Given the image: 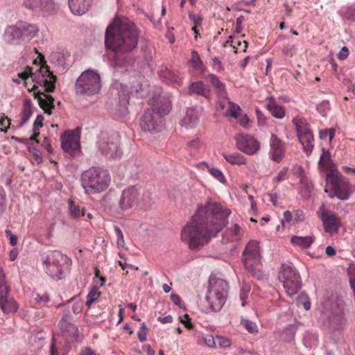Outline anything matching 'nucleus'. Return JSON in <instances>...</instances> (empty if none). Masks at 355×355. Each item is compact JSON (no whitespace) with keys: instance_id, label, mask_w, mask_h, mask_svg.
I'll use <instances>...</instances> for the list:
<instances>
[{"instance_id":"obj_54","label":"nucleus","mask_w":355,"mask_h":355,"mask_svg":"<svg viewBox=\"0 0 355 355\" xmlns=\"http://www.w3.org/2000/svg\"><path fill=\"white\" fill-rule=\"evenodd\" d=\"M215 340L216 342V345H218L220 347L223 348L228 347L231 345L230 340L222 336H216Z\"/></svg>"},{"instance_id":"obj_23","label":"nucleus","mask_w":355,"mask_h":355,"mask_svg":"<svg viewBox=\"0 0 355 355\" xmlns=\"http://www.w3.org/2000/svg\"><path fill=\"white\" fill-rule=\"evenodd\" d=\"M19 26L22 45L29 43L33 39L38 36L40 28L37 25L26 21H19Z\"/></svg>"},{"instance_id":"obj_26","label":"nucleus","mask_w":355,"mask_h":355,"mask_svg":"<svg viewBox=\"0 0 355 355\" xmlns=\"http://www.w3.org/2000/svg\"><path fill=\"white\" fill-rule=\"evenodd\" d=\"M199 115L198 110L194 107H189L186 115L181 121V125L187 128H193L198 124Z\"/></svg>"},{"instance_id":"obj_44","label":"nucleus","mask_w":355,"mask_h":355,"mask_svg":"<svg viewBox=\"0 0 355 355\" xmlns=\"http://www.w3.org/2000/svg\"><path fill=\"white\" fill-rule=\"evenodd\" d=\"M209 82L219 92H224L225 90V85L222 83L218 76L214 74H209L207 76Z\"/></svg>"},{"instance_id":"obj_2","label":"nucleus","mask_w":355,"mask_h":355,"mask_svg":"<svg viewBox=\"0 0 355 355\" xmlns=\"http://www.w3.org/2000/svg\"><path fill=\"white\" fill-rule=\"evenodd\" d=\"M138 32L129 19H115L106 28L105 44L118 55L129 53L135 49L138 44Z\"/></svg>"},{"instance_id":"obj_27","label":"nucleus","mask_w":355,"mask_h":355,"mask_svg":"<svg viewBox=\"0 0 355 355\" xmlns=\"http://www.w3.org/2000/svg\"><path fill=\"white\" fill-rule=\"evenodd\" d=\"M46 272L55 280L61 279L70 270V268L59 267L55 264H43Z\"/></svg>"},{"instance_id":"obj_60","label":"nucleus","mask_w":355,"mask_h":355,"mask_svg":"<svg viewBox=\"0 0 355 355\" xmlns=\"http://www.w3.org/2000/svg\"><path fill=\"white\" fill-rule=\"evenodd\" d=\"M28 151L34 156L37 163H41L42 162L41 154L35 146H29Z\"/></svg>"},{"instance_id":"obj_38","label":"nucleus","mask_w":355,"mask_h":355,"mask_svg":"<svg viewBox=\"0 0 355 355\" xmlns=\"http://www.w3.org/2000/svg\"><path fill=\"white\" fill-rule=\"evenodd\" d=\"M33 114L32 105L31 101L26 99L23 104V111L21 112V121L19 124V127L24 125Z\"/></svg>"},{"instance_id":"obj_56","label":"nucleus","mask_w":355,"mask_h":355,"mask_svg":"<svg viewBox=\"0 0 355 355\" xmlns=\"http://www.w3.org/2000/svg\"><path fill=\"white\" fill-rule=\"evenodd\" d=\"M329 107L330 105L328 101H322L317 105V110L322 116H324L327 114V112L329 110Z\"/></svg>"},{"instance_id":"obj_1","label":"nucleus","mask_w":355,"mask_h":355,"mask_svg":"<svg viewBox=\"0 0 355 355\" xmlns=\"http://www.w3.org/2000/svg\"><path fill=\"white\" fill-rule=\"evenodd\" d=\"M230 214V210L220 202L208 201L205 206H199L182 228V241L192 250L206 245L227 225Z\"/></svg>"},{"instance_id":"obj_39","label":"nucleus","mask_w":355,"mask_h":355,"mask_svg":"<svg viewBox=\"0 0 355 355\" xmlns=\"http://www.w3.org/2000/svg\"><path fill=\"white\" fill-rule=\"evenodd\" d=\"M296 331L297 327L294 324H291L285 327L281 334V340L286 343H291L294 340Z\"/></svg>"},{"instance_id":"obj_30","label":"nucleus","mask_w":355,"mask_h":355,"mask_svg":"<svg viewBox=\"0 0 355 355\" xmlns=\"http://www.w3.org/2000/svg\"><path fill=\"white\" fill-rule=\"evenodd\" d=\"M43 121H44V116L42 114H38L36 117V119L34 121L33 123V135L28 139H15L19 141H26L27 144H28L31 141H34L36 144L40 143V140L36 139V137L39 136L40 132H38L39 129L42 127L43 125Z\"/></svg>"},{"instance_id":"obj_18","label":"nucleus","mask_w":355,"mask_h":355,"mask_svg":"<svg viewBox=\"0 0 355 355\" xmlns=\"http://www.w3.org/2000/svg\"><path fill=\"white\" fill-rule=\"evenodd\" d=\"M0 307L5 314L15 313L19 309L17 302L10 295L9 286L0 287Z\"/></svg>"},{"instance_id":"obj_17","label":"nucleus","mask_w":355,"mask_h":355,"mask_svg":"<svg viewBox=\"0 0 355 355\" xmlns=\"http://www.w3.org/2000/svg\"><path fill=\"white\" fill-rule=\"evenodd\" d=\"M61 146L64 151L75 153L80 150V128L64 132L60 137Z\"/></svg>"},{"instance_id":"obj_52","label":"nucleus","mask_w":355,"mask_h":355,"mask_svg":"<svg viewBox=\"0 0 355 355\" xmlns=\"http://www.w3.org/2000/svg\"><path fill=\"white\" fill-rule=\"evenodd\" d=\"M288 168L284 167L277 174V176H275L273 179L274 183L276 184H278L279 182H282L286 178V175L288 173Z\"/></svg>"},{"instance_id":"obj_33","label":"nucleus","mask_w":355,"mask_h":355,"mask_svg":"<svg viewBox=\"0 0 355 355\" xmlns=\"http://www.w3.org/2000/svg\"><path fill=\"white\" fill-rule=\"evenodd\" d=\"M40 106L47 114L51 113V110L54 107V98L49 94L44 93L39 94L37 97Z\"/></svg>"},{"instance_id":"obj_20","label":"nucleus","mask_w":355,"mask_h":355,"mask_svg":"<svg viewBox=\"0 0 355 355\" xmlns=\"http://www.w3.org/2000/svg\"><path fill=\"white\" fill-rule=\"evenodd\" d=\"M268 156L275 162H281L285 156V145L276 135L272 134Z\"/></svg>"},{"instance_id":"obj_63","label":"nucleus","mask_w":355,"mask_h":355,"mask_svg":"<svg viewBox=\"0 0 355 355\" xmlns=\"http://www.w3.org/2000/svg\"><path fill=\"white\" fill-rule=\"evenodd\" d=\"M205 343L209 347H214L216 345L215 337L212 335H207L205 338Z\"/></svg>"},{"instance_id":"obj_57","label":"nucleus","mask_w":355,"mask_h":355,"mask_svg":"<svg viewBox=\"0 0 355 355\" xmlns=\"http://www.w3.org/2000/svg\"><path fill=\"white\" fill-rule=\"evenodd\" d=\"M114 232H115V234L116 236L117 245H118V246L123 247L125 243L123 232H122L121 230L120 229V227L118 226H114Z\"/></svg>"},{"instance_id":"obj_55","label":"nucleus","mask_w":355,"mask_h":355,"mask_svg":"<svg viewBox=\"0 0 355 355\" xmlns=\"http://www.w3.org/2000/svg\"><path fill=\"white\" fill-rule=\"evenodd\" d=\"M73 302L72 305V311L75 314H78L81 312L83 309V302L80 300H76L75 298H71L67 301V302Z\"/></svg>"},{"instance_id":"obj_48","label":"nucleus","mask_w":355,"mask_h":355,"mask_svg":"<svg viewBox=\"0 0 355 355\" xmlns=\"http://www.w3.org/2000/svg\"><path fill=\"white\" fill-rule=\"evenodd\" d=\"M207 168H208V170H209V172L210 173V174L214 178H215L217 180H218L221 183L226 182V179L225 178L223 173H222V171L220 169H218L217 168L209 167V166H207Z\"/></svg>"},{"instance_id":"obj_40","label":"nucleus","mask_w":355,"mask_h":355,"mask_svg":"<svg viewBox=\"0 0 355 355\" xmlns=\"http://www.w3.org/2000/svg\"><path fill=\"white\" fill-rule=\"evenodd\" d=\"M303 343L307 348H312L318 344V335L313 331H306L304 334Z\"/></svg>"},{"instance_id":"obj_8","label":"nucleus","mask_w":355,"mask_h":355,"mask_svg":"<svg viewBox=\"0 0 355 355\" xmlns=\"http://www.w3.org/2000/svg\"><path fill=\"white\" fill-rule=\"evenodd\" d=\"M278 278L288 296L295 295L302 287L300 276L291 264H282Z\"/></svg>"},{"instance_id":"obj_5","label":"nucleus","mask_w":355,"mask_h":355,"mask_svg":"<svg viewBox=\"0 0 355 355\" xmlns=\"http://www.w3.org/2000/svg\"><path fill=\"white\" fill-rule=\"evenodd\" d=\"M229 284L225 279L211 276L206 300L214 311H219L224 306L228 295Z\"/></svg>"},{"instance_id":"obj_53","label":"nucleus","mask_w":355,"mask_h":355,"mask_svg":"<svg viewBox=\"0 0 355 355\" xmlns=\"http://www.w3.org/2000/svg\"><path fill=\"white\" fill-rule=\"evenodd\" d=\"M148 328L144 322L141 325V327L137 333L138 339L140 342H144L147 339Z\"/></svg>"},{"instance_id":"obj_50","label":"nucleus","mask_w":355,"mask_h":355,"mask_svg":"<svg viewBox=\"0 0 355 355\" xmlns=\"http://www.w3.org/2000/svg\"><path fill=\"white\" fill-rule=\"evenodd\" d=\"M250 291V286L246 284H243L240 291V299L242 301L241 305L243 306L245 304V300L248 297V294Z\"/></svg>"},{"instance_id":"obj_3","label":"nucleus","mask_w":355,"mask_h":355,"mask_svg":"<svg viewBox=\"0 0 355 355\" xmlns=\"http://www.w3.org/2000/svg\"><path fill=\"white\" fill-rule=\"evenodd\" d=\"M109 171L103 168L92 166L80 176L81 186L85 194L95 195L105 191L110 183Z\"/></svg>"},{"instance_id":"obj_61","label":"nucleus","mask_w":355,"mask_h":355,"mask_svg":"<svg viewBox=\"0 0 355 355\" xmlns=\"http://www.w3.org/2000/svg\"><path fill=\"white\" fill-rule=\"evenodd\" d=\"M5 233L6 234L7 237H9L10 244L12 246L16 245L17 243V241H18L17 236L16 235L13 234L12 233V232L8 229H6L5 230Z\"/></svg>"},{"instance_id":"obj_13","label":"nucleus","mask_w":355,"mask_h":355,"mask_svg":"<svg viewBox=\"0 0 355 355\" xmlns=\"http://www.w3.org/2000/svg\"><path fill=\"white\" fill-rule=\"evenodd\" d=\"M22 5L26 8L42 16L54 13L57 8L53 0H23Z\"/></svg>"},{"instance_id":"obj_42","label":"nucleus","mask_w":355,"mask_h":355,"mask_svg":"<svg viewBox=\"0 0 355 355\" xmlns=\"http://www.w3.org/2000/svg\"><path fill=\"white\" fill-rule=\"evenodd\" d=\"M68 205L69 211L71 217L74 218H80V216H84L85 208L80 209V207L76 205L75 202L71 200H69Z\"/></svg>"},{"instance_id":"obj_15","label":"nucleus","mask_w":355,"mask_h":355,"mask_svg":"<svg viewBox=\"0 0 355 355\" xmlns=\"http://www.w3.org/2000/svg\"><path fill=\"white\" fill-rule=\"evenodd\" d=\"M319 211V217L322 221L325 232L331 234L338 233L340 221L336 214L327 211L323 205L320 207Z\"/></svg>"},{"instance_id":"obj_32","label":"nucleus","mask_w":355,"mask_h":355,"mask_svg":"<svg viewBox=\"0 0 355 355\" xmlns=\"http://www.w3.org/2000/svg\"><path fill=\"white\" fill-rule=\"evenodd\" d=\"M159 75L167 84L179 83V77L166 66L162 65L159 67Z\"/></svg>"},{"instance_id":"obj_64","label":"nucleus","mask_w":355,"mask_h":355,"mask_svg":"<svg viewBox=\"0 0 355 355\" xmlns=\"http://www.w3.org/2000/svg\"><path fill=\"white\" fill-rule=\"evenodd\" d=\"M189 18L191 19L196 26H200L202 24V18L200 16L196 15L193 12L189 13Z\"/></svg>"},{"instance_id":"obj_4","label":"nucleus","mask_w":355,"mask_h":355,"mask_svg":"<svg viewBox=\"0 0 355 355\" xmlns=\"http://www.w3.org/2000/svg\"><path fill=\"white\" fill-rule=\"evenodd\" d=\"M325 192L329 197H336L341 200H347L352 193L349 180L342 175L338 170H331L326 175Z\"/></svg>"},{"instance_id":"obj_41","label":"nucleus","mask_w":355,"mask_h":355,"mask_svg":"<svg viewBox=\"0 0 355 355\" xmlns=\"http://www.w3.org/2000/svg\"><path fill=\"white\" fill-rule=\"evenodd\" d=\"M190 92L193 94L207 97L209 94V90L202 82L198 81L191 83L190 86Z\"/></svg>"},{"instance_id":"obj_9","label":"nucleus","mask_w":355,"mask_h":355,"mask_svg":"<svg viewBox=\"0 0 355 355\" xmlns=\"http://www.w3.org/2000/svg\"><path fill=\"white\" fill-rule=\"evenodd\" d=\"M119 141V136L117 133H112L110 135L103 134L97 143L98 149L105 157L116 158L121 155Z\"/></svg>"},{"instance_id":"obj_28","label":"nucleus","mask_w":355,"mask_h":355,"mask_svg":"<svg viewBox=\"0 0 355 355\" xmlns=\"http://www.w3.org/2000/svg\"><path fill=\"white\" fill-rule=\"evenodd\" d=\"M119 96V105L115 114L119 117H125L128 114V105L129 104V96L125 92H120Z\"/></svg>"},{"instance_id":"obj_51","label":"nucleus","mask_w":355,"mask_h":355,"mask_svg":"<svg viewBox=\"0 0 355 355\" xmlns=\"http://www.w3.org/2000/svg\"><path fill=\"white\" fill-rule=\"evenodd\" d=\"M190 62L192 64L193 67L197 69H199L202 65V60L200 58V55L196 51H192L191 52V58L190 60Z\"/></svg>"},{"instance_id":"obj_35","label":"nucleus","mask_w":355,"mask_h":355,"mask_svg":"<svg viewBox=\"0 0 355 355\" xmlns=\"http://www.w3.org/2000/svg\"><path fill=\"white\" fill-rule=\"evenodd\" d=\"M298 139L303 147L304 152L307 155H309L312 153L314 147V137L313 132L304 135V136H300Z\"/></svg>"},{"instance_id":"obj_25","label":"nucleus","mask_w":355,"mask_h":355,"mask_svg":"<svg viewBox=\"0 0 355 355\" xmlns=\"http://www.w3.org/2000/svg\"><path fill=\"white\" fill-rule=\"evenodd\" d=\"M93 0H68L71 12L76 15H83L91 6Z\"/></svg>"},{"instance_id":"obj_59","label":"nucleus","mask_w":355,"mask_h":355,"mask_svg":"<svg viewBox=\"0 0 355 355\" xmlns=\"http://www.w3.org/2000/svg\"><path fill=\"white\" fill-rule=\"evenodd\" d=\"M212 67L217 72H221L223 71L224 67L221 61L217 58L214 57L212 59Z\"/></svg>"},{"instance_id":"obj_34","label":"nucleus","mask_w":355,"mask_h":355,"mask_svg":"<svg viewBox=\"0 0 355 355\" xmlns=\"http://www.w3.org/2000/svg\"><path fill=\"white\" fill-rule=\"evenodd\" d=\"M315 241L313 235H309L306 236H293L291 237V243L295 246L301 248H308Z\"/></svg>"},{"instance_id":"obj_16","label":"nucleus","mask_w":355,"mask_h":355,"mask_svg":"<svg viewBox=\"0 0 355 355\" xmlns=\"http://www.w3.org/2000/svg\"><path fill=\"white\" fill-rule=\"evenodd\" d=\"M148 105H150L148 109L154 110V112L162 117L167 115L172 108L171 101L168 95L153 96L148 101Z\"/></svg>"},{"instance_id":"obj_11","label":"nucleus","mask_w":355,"mask_h":355,"mask_svg":"<svg viewBox=\"0 0 355 355\" xmlns=\"http://www.w3.org/2000/svg\"><path fill=\"white\" fill-rule=\"evenodd\" d=\"M345 304L341 300H338L332 304L328 316L329 327L334 331L343 329L347 323L345 316Z\"/></svg>"},{"instance_id":"obj_24","label":"nucleus","mask_w":355,"mask_h":355,"mask_svg":"<svg viewBox=\"0 0 355 355\" xmlns=\"http://www.w3.org/2000/svg\"><path fill=\"white\" fill-rule=\"evenodd\" d=\"M72 316L69 310H64L62 318L58 323V326L62 332L67 333L69 336H74L78 328L72 323Z\"/></svg>"},{"instance_id":"obj_6","label":"nucleus","mask_w":355,"mask_h":355,"mask_svg":"<svg viewBox=\"0 0 355 355\" xmlns=\"http://www.w3.org/2000/svg\"><path fill=\"white\" fill-rule=\"evenodd\" d=\"M18 76L19 78L12 79L13 82L17 84H19L22 80H26L28 78L31 77L33 80L37 84L43 86L46 92H52L55 89L56 76L53 74L46 66L40 67V69L35 73H33L31 67H27Z\"/></svg>"},{"instance_id":"obj_58","label":"nucleus","mask_w":355,"mask_h":355,"mask_svg":"<svg viewBox=\"0 0 355 355\" xmlns=\"http://www.w3.org/2000/svg\"><path fill=\"white\" fill-rule=\"evenodd\" d=\"M282 51L284 54L291 57L296 53L297 47L295 44H288L284 46Z\"/></svg>"},{"instance_id":"obj_19","label":"nucleus","mask_w":355,"mask_h":355,"mask_svg":"<svg viewBox=\"0 0 355 355\" xmlns=\"http://www.w3.org/2000/svg\"><path fill=\"white\" fill-rule=\"evenodd\" d=\"M43 264H55L59 267L71 268L72 261L60 251H49L42 255Z\"/></svg>"},{"instance_id":"obj_29","label":"nucleus","mask_w":355,"mask_h":355,"mask_svg":"<svg viewBox=\"0 0 355 355\" xmlns=\"http://www.w3.org/2000/svg\"><path fill=\"white\" fill-rule=\"evenodd\" d=\"M266 101H267L266 107L274 117L283 119L285 116L286 112L284 109L277 104L272 96L267 97Z\"/></svg>"},{"instance_id":"obj_45","label":"nucleus","mask_w":355,"mask_h":355,"mask_svg":"<svg viewBox=\"0 0 355 355\" xmlns=\"http://www.w3.org/2000/svg\"><path fill=\"white\" fill-rule=\"evenodd\" d=\"M331 162L330 152L325 148H322V154L320 157L318 162L319 166L322 168L327 167L330 165Z\"/></svg>"},{"instance_id":"obj_21","label":"nucleus","mask_w":355,"mask_h":355,"mask_svg":"<svg viewBox=\"0 0 355 355\" xmlns=\"http://www.w3.org/2000/svg\"><path fill=\"white\" fill-rule=\"evenodd\" d=\"M137 197L138 192L136 187L130 186L125 188L123 191L119 200V207L123 211L130 209L135 203Z\"/></svg>"},{"instance_id":"obj_7","label":"nucleus","mask_w":355,"mask_h":355,"mask_svg":"<svg viewBox=\"0 0 355 355\" xmlns=\"http://www.w3.org/2000/svg\"><path fill=\"white\" fill-rule=\"evenodd\" d=\"M101 88L100 75L95 71L88 69L83 71L75 83V92L79 96H93Z\"/></svg>"},{"instance_id":"obj_10","label":"nucleus","mask_w":355,"mask_h":355,"mask_svg":"<svg viewBox=\"0 0 355 355\" xmlns=\"http://www.w3.org/2000/svg\"><path fill=\"white\" fill-rule=\"evenodd\" d=\"M139 126L143 132L154 134L162 131L164 126L163 117L154 110L146 109L141 117Z\"/></svg>"},{"instance_id":"obj_49","label":"nucleus","mask_w":355,"mask_h":355,"mask_svg":"<svg viewBox=\"0 0 355 355\" xmlns=\"http://www.w3.org/2000/svg\"><path fill=\"white\" fill-rule=\"evenodd\" d=\"M241 324L250 334H255L258 332V327L254 322L249 320H242Z\"/></svg>"},{"instance_id":"obj_22","label":"nucleus","mask_w":355,"mask_h":355,"mask_svg":"<svg viewBox=\"0 0 355 355\" xmlns=\"http://www.w3.org/2000/svg\"><path fill=\"white\" fill-rule=\"evenodd\" d=\"M3 39L8 44L22 45L19 21L6 28L3 34Z\"/></svg>"},{"instance_id":"obj_46","label":"nucleus","mask_w":355,"mask_h":355,"mask_svg":"<svg viewBox=\"0 0 355 355\" xmlns=\"http://www.w3.org/2000/svg\"><path fill=\"white\" fill-rule=\"evenodd\" d=\"M50 60L52 63L56 64L60 67H64L65 59L63 53L60 52H53L50 55Z\"/></svg>"},{"instance_id":"obj_14","label":"nucleus","mask_w":355,"mask_h":355,"mask_svg":"<svg viewBox=\"0 0 355 355\" xmlns=\"http://www.w3.org/2000/svg\"><path fill=\"white\" fill-rule=\"evenodd\" d=\"M260 259L259 243L256 241H250L243 252V262L250 272H252L254 266Z\"/></svg>"},{"instance_id":"obj_37","label":"nucleus","mask_w":355,"mask_h":355,"mask_svg":"<svg viewBox=\"0 0 355 355\" xmlns=\"http://www.w3.org/2000/svg\"><path fill=\"white\" fill-rule=\"evenodd\" d=\"M240 227L235 224L233 228L227 229L223 234V241L227 243L236 241L239 238Z\"/></svg>"},{"instance_id":"obj_31","label":"nucleus","mask_w":355,"mask_h":355,"mask_svg":"<svg viewBox=\"0 0 355 355\" xmlns=\"http://www.w3.org/2000/svg\"><path fill=\"white\" fill-rule=\"evenodd\" d=\"M293 123L295 125L297 137L312 133L309 128V125L304 118L300 116H295L293 119Z\"/></svg>"},{"instance_id":"obj_47","label":"nucleus","mask_w":355,"mask_h":355,"mask_svg":"<svg viewBox=\"0 0 355 355\" xmlns=\"http://www.w3.org/2000/svg\"><path fill=\"white\" fill-rule=\"evenodd\" d=\"M99 295L100 294L98 292V288L96 287H93L86 296L85 304L87 306H90L96 300H97Z\"/></svg>"},{"instance_id":"obj_12","label":"nucleus","mask_w":355,"mask_h":355,"mask_svg":"<svg viewBox=\"0 0 355 355\" xmlns=\"http://www.w3.org/2000/svg\"><path fill=\"white\" fill-rule=\"evenodd\" d=\"M234 139L237 149L246 155H254L260 149L259 141L249 135L239 133Z\"/></svg>"},{"instance_id":"obj_43","label":"nucleus","mask_w":355,"mask_h":355,"mask_svg":"<svg viewBox=\"0 0 355 355\" xmlns=\"http://www.w3.org/2000/svg\"><path fill=\"white\" fill-rule=\"evenodd\" d=\"M228 109L226 111V115L238 119L241 112L240 106L232 101H228Z\"/></svg>"},{"instance_id":"obj_36","label":"nucleus","mask_w":355,"mask_h":355,"mask_svg":"<svg viewBox=\"0 0 355 355\" xmlns=\"http://www.w3.org/2000/svg\"><path fill=\"white\" fill-rule=\"evenodd\" d=\"M222 155L231 164L241 165L246 163L245 157L239 153H223Z\"/></svg>"},{"instance_id":"obj_62","label":"nucleus","mask_w":355,"mask_h":355,"mask_svg":"<svg viewBox=\"0 0 355 355\" xmlns=\"http://www.w3.org/2000/svg\"><path fill=\"white\" fill-rule=\"evenodd\" d=\"M349 55V50L347 46H343L337 54V58L340 60H345Z\"/></svg>"}]
</instances>
